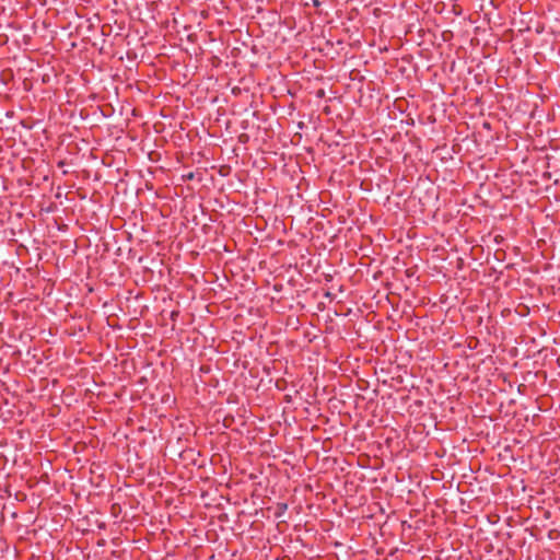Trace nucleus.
<instances>
[{"instance_id": "7ed1b4c3", "label": "nucleus", "mask_w": 560, "mask_h": 560, "mask_svg": "<svg viewBox=\"0 0 560 560\" xmlns=\"http://www.w3.org/2000/svg\"><path fill=\"white\" fill-rule=\"evenodd\" d=\"M44 291H46V292H47V295H50L49 289L44 288Z\"/></svg>"}, {"instance_id": "20e7f679", "label": "nucleus", "mask_w": 560, "mask_h": 560, "mask_svg": "<svg viewBox=\"0 0 560 560\" xmlns=\"http://www.w3.org/2000/svg\"><path fill=\"white\" fill-rule=\"evenodd\" d=\"M44 291H46V292H47V295H50L49 289L44 288Z\"/></svg>"}, {"instance_id": "f257e3e1", "label": "nucleus", "mask_w": 560, "mask_h": 560, "mask_svg": "<svg viewBox=\"0 0 560 560\" xmlns=\"http://www.w3.org/2000/svg\"><path fill=\"white\" fill-rule=\"evenodd\" d=\"M50 79H51L50 74H48V73H44L43 74V82L44 83H48L50 81Z\"/></svg>"}, {"instance_id": "f03ea898", "label": "nucleus", "mask_w": 560, "mask_h": 560, "mask_svg": "<svg viewBox=\"0 0 560 560\" xmlns=\"http://www.w3.org/2000/svg\"><path fill=\"white\" fill-rule=\"evenodd\" d=\"M44 291H46V292H47V295H50L49 289L44 288Z\"/></svg>"}]
</instances>
